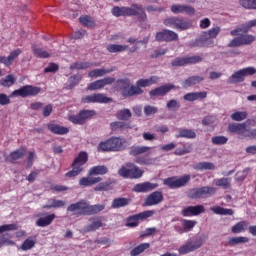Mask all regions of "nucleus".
<instances>
[{"mask_svg": "<svg viewBox=\"0 0 256 256\" xmlns=\"http://www.w3.org/2000/svg\"><path fill=\"white\" fill-rule=\"evenodd\" d=\"M112 15L114 17H137L138 21H147L145 8L139 4H131V7L115 6L112 8Z\"/></svg>", "mask_w": 256, "mask_h": 256, "instance_id": "obj_1", "label": "nucleus"}, {"mask_svg": "<svg viewBox=\"0 0 256 256\" xmlns=\"http://www.w3.org/2000/svg\"><path fill=\"white\" fill-rule=\"evenodd\" d=\"M125 139L119 137H112L104 142L98 144V151L102 153L125 151L127 148Z\"/></svg>", "mask_w": 256, "mask_h": 256, "instance_id": "obj_2", "label": "nucleus"}, {"mask_svg": "<svg viewBox=\"0 0 256 256\" xmlns=\"http://www.w3.org/2000/svg\"><path fill=\"white\" fill-rule=\"evenodd\" d=\"M116 89L120 90L122 97H133L135 95H143V89L131 85L129 78H122L116 81Z\"/></svg>", "mask_w": 256, "mask_h": 256, "instance_id": "obj_3", "label": "nucleus"}, {"mask_svg": "<svg viewBox=\"0 0 256 256\" xmlns=\"http://www.w3.org/2000/svg\"><path fill=\"white\" fill-rule=\"evenodd\" d=\"M145 171L135 163L128 162L118 170V175L124 179H141Z\"/></svg>", "mask_w": 256, "mask_h": 256, "instance_id": "obj_4", "label": "nucleus"}, {"mask_svg": "<svg viewBox=\"0 0 256 256\" xmlns=\"http://www.w3.org/2000/svg\"><path fill=\"white\" fill-rule=\"evenodd\" d=\"M217 193V188L213 186H202L199 188H192L187 192L188 199H208Z\"/></svg>", "mask_w": 256, "mask_h": 256, "instance_id": "obj_5", "label": "nucleus"}, {"mask_svg": "<svg viewBox=\"0 0 256 256\" xmlns=\"http://www.w3.org/2000/svg\"><path fill=\"white\" fill-rule=\"evenodd\" d=\"M163 24L166 27H171V29H177V31H186V29H191L193 25L191 21L177 16H170L164 19Z\"/></svg>", "mask_w": 256, "mask_h": 256, "instance_id": "obj_6", "label": "nucleus"}, {"mask_svg": "<svg viewBox=\"0 0 256 256\" xmlns=\"http://www.w3.org/2000/svg\"><path fill=\"white\" fill-rule=\"evenodd\" d=\"M89 161V155L85 151H81L72 163V170L66 173V177H77L83 172V165Z\"/></svg>", "mask_w": 256, "mask_h": 256, "instance_id": "obj_7", "label": "nucleus"}, {"mask_svg": "<svg viewBox=\"0 0 256 256\" xmlns=\"http://www.w3.org/2000/svg\"><path fill=\"white\" fill-rule=\"evenodd\" d=\"M201 247H203V238L193 236L189 238L184 245L179 247L178 253L180 255H187V253H193V251H197V249H201Z\"/></svg>", "mask_w": 256, "mask_h": 256, "instance_id": "obj_8", "label": "nucleus"}, {"mask_svg": "<svg viewBox=\"0 0 256 256\" xmlns=\"http://www.w3.org/2000/svg\"><path fill=\"white\" fill-rule=\"evenodd\" d=\"M191 181V175L185 174L181 177H168L163 180V185H166V187H169V189H181V187H185L187 183Z\"/></svg>", "mask_w": 256, "mask_h": 256, "instance_id": "obj_9", "label": "nucleus"}, {"mask_svg": "<svg viewBox=\"0 0 256 256\" xmlns=\"http://www.w3.org/2000/svg\"><path fill=\"white\" fill-rule=\"evenodd\" d=\"M154 215H155V211L146 210L138 214L128 216L126 218V227H131V228L139 227L140 221H145V219H149V217H153Z\"/></svg>", "mask_w": 256, "mask_h": 256, "instance_id": "obj_10", "label": "nucleus"}, {"mask_svg": "<svg viewBox=\"0 0 256 256\" xmlns=\"http://www.w3.org/2000/svg\"><path fill=\"white\" fill-rule=\"evenodd\" d=\"M39 93H41V89L39 87L33 85H25L17 90H14L11 93V97H22L25 99L27 97H36V95H39Z\"/></svg>", "mask_w": 256, "mask_h": 256, "instance_id": "obj_11", "label": "nucleus"}, {"mask_svg": "<svg viewBox=\"0 0 256 256\" xmlns=\"http://www.w3.org/2000/svg\"><path fill=\"white\" fill-rule=\"evenodd\" d=\"M97 113L95 110H80L77 115L72 114L68 116V120L74 125H84L87 119H92Z\"/></svg>", "mask_w": 256, "mask_h": 256, "instance_id": "obj_12", "label": "nucleus"}, {"mask_svg": "<svg viewBox=\"0 0 256 256\" xmlns=\"http://www.w3.org/2000/svg\"><path fill=\"white\" fill-rule=\"evenodd\" d=\"M253 42H255V36L251 34H241L240 36L232 39L228 43L227 47H243V45H251Z\"/></svg>", "mask_w": 256, "mask_h": 256, "instance_id": "obj_13", "label": "nucleus"}, {"mask_svg": "<svg viewBox=\"0 0 256 256\" xmlns=\"http://www.w3.org/2000/svg\"><path fill=\"white\" fill-rule=\"evenodd\" d=\"M155 39L160 43H171L173 41H179V35L173 30L164 29L156 33Z\"/></svg>", "mask_w": 256, "mask_h": 256, "instance_id": "obj_14", "label": "nucleus"}, {"mask_svg": "<svg viewBox=\"0 0 256 256\" xmlns=\"http://www.w3.org/2000/svg\"><path fill=\"white\" fill-rule=\"evenodd\" d=\"M19 229V226L17 224H4L0 226V234L5 233L7 231H17ZM9 234H4L0 238V247H3L5 245H14V242L9 240Z\"/></svg>", "mask_w": 256, "mask_h": 256, "instance_id": "obj_15", "label": "nucleus"}, {"mask_svg": "<svg viewBox=\"0 0 256 256\" xmlns=\"http://www.w3.org/2000/svg\"><path fill=\"white\" fill-rule=\"evenodd\" d=\"M113 101V98H109L105 96V94L97 93V94H91L82 97L81 103L89 104V103H111Z\"/></svg>", "mask_w": 256, "mask_h": 256, "instance_id": "obj_16", "label": "nucleus"}, {"mask_svg": "<svg viewBox=\"0 0 256 256\" xmlns=\"http://www.w3.org/2000/svg\"><path fill=\"white\" fill-rule=\"evenodd\" d=\"M189 47H209L213 45V40L207 34V31L202 32L198 38L189 42Z\"/></svg>", "mask_w": 256, "mask_h": 256, "instance_id": "obj_17", "label": "nucleus"}, {"mask_svg": "<svg viewBox=\"0 0 256 256\" xmlns=\"http://www.w3.org/2000/svg\"><path fill=\"white\" fill-rule=\"evenodd\" d=\"M87 209V201L80 200L79 202L70 204L67 207V212L76 215L77 217H81V215H86Z\"/></svg>", "mask_w": 256, "mask_h": 256, "instance_id": "obj_18", "label": "nucleus"}, {"mask_svg": "<svg viewBox=\"0 0 256 256\" xmlns=\"http://www.w3.org/2000/svg\"><path fill=\"white\" fill-rule=\"evenodd\" d=\"M173 89H175V85L168 83L159 87H156L154 89H152L149 92L150 97H165V95H167V93H170L171 91H173Z\"/></svg>", "mask_w": 256, "mask_h": 256, "instance_id": "obj_19", "label": "nucleus"}, {"mask_svg": "<svg viewBox=\"0 0 256 256\" xmlns=\"http://www.w3.org/2000/svg\"><path fill=\"white\" fill-rule=\"evenodd\" d=\"M163 201V193L160 191H154L144 199V207H153V205H159Z\"/></svg>", "mask_w": 256, "mask_h": 256, "instance_id": "obj_20", "label": "nucleus"}, {"mask_svg": "<svg viewBox=\"0 0 256 256\" xmlns=\"http://www.w3.org/2000/svg\"><path fill=\"white\" fill-rule=\"evenodd\" d=\"M201 213H205L204 205L187 206L181 212L183 217H197Z\"/></svg>", "mask_w": 256, "mask_h": 256, "instance_id": "obj_21", "label": "nucleus"}, {"mask_svg": "<svg viewBox=\"0 0 256 256\" xmlns=\"http://www.w3.org/2000/svg\"><path fill=\"white\" fill-rule=\"evenodd\" d=\"M170 11L174 13V15H179L180 13H186V15H195V8L189 5L173 4L170 7Z\"/></svg>", "mask_w": 256, "mask_h": 256, "instance_id": "obj_22", "label": "nucleus"}, {"mask_svg": "<svg viewBox=\"0 0 256 256\" xmlns=\"http://www.w3.org/2000/svg\"><path fill=\"white\" fill-rule=\"evenodd\" d=\"M21 53H22L21 49L17 48L11 51L7 57L0 56V63L2 65H5V67H11V65L15 63V60L17 59V57H19V55H21Z\"/></svg>", "mask_w": 256, "mask_h": 256, "instance_id": "obj_23", "label": "nucleus"}, {"mask_svg": "<svg viewBox=\"0 0 256 256\" xmlns=\"http://www.w3.org/2000/svg\"><path fill=\"white\" fill-rule=\"evenodd\" d=\"M157 187H159L157 183L144 182L134 185L132 191L135 193H149V191H153V189H157Z\"/></svg>", "mask_w": 256, "mask_h": 256, "instance_id": "obj_24", "label": "nucleus"}, {"mask_svg": "<svg viewBox=\"0 0 256 256\" xmlns=\"http://www.w3.org/2000/svg\"><path fill=\"white\" fill-rule=\"evenodd\" d=\"M228 131L230 133H236V135H240L241 137H245L247 135V123L237 124L231 123L228 125Z\"/></svg>", "mask_w": 256, "mask_h": 256, "instance_id": "obj_25", "label": "nucleus"}, {"mask_svg": "<svg viewBox=\"0 0 256 256\" xmlns=\"http://www.w3.org/2000/svg\"><path fill=\"white\" fill-rule=\"evenodd\" d=\"M47 129L54 135H67L69 133V128L55 123L47 124Z\"/></svg>", "mask_w": 256, "mask_h": 256, "instance_id": "obj_26", "label": "nucleus"}, {"mask_svg": "<svg viewBox=\"0 0 256 256\" xmlns=\"http://www.w3.org/2000/svg\"><path fill=\"white\" fill-rule=\"evenodd\" d=\"M159 77L158 76H151L150 78L146 79H139L136 82V87L138 89H141V87H151V85H157L159 83Z\"/></svg>", "mask_w": 256, "mask_h": 256, "instance_id": "obj_27", "label": "nucleus"}, {"mask_svg": "<svg viewBox=\"0 0 256 256\" xmlns=\"http://www.w3.org/2000/svg\"><path fill=\"white\" fill-rule=\"evenodd\" d=\"M175 137L176 139H195V137H197V133L192 129L180 128L178 129V133Z\"/></svg>", "mask_w": 256, "mask_h": 256, "instance_id": "obj_28", "label": "nucleus"}, {"mask_svg": "<svg viewBox=\"0 0 256 256\" xmlns=\"http://www.w3.org/2000/svg\"><path fill=\"white\" fill-rule=\"evenodd\" d=\"M109 168L105 165L93 166L88 171V177H95V175H107Z\"/></svg>", "mask_w": 256, "mask_h": 256, "instance_id": "obj_29", "label": "nucleus"}, {"mask_svg": "<svg viewBox=\"0 0 256 256\" xmlns=\"http://www.w3.org/2000/svg\"><path fill=\"white\" fill-rule=\"evenodd\" d=\"M101 181H103V178L101 177H82L79 180V185L81 187H91L97 185V183H101Z\"/></svg>", "mask_w": 256, "mask_h": 256, "instance_id": "obj_30", "label": "nucleus"}, {"mask_svg": "<svg viewBox=\"0 0 256 256\" xmlns=\"http://www.w3.org/2000/svg\"><path fill=\"white\" fill-rule=\"evenodd\" d=\"M27 155V147L26 146H21L20 148L12 151L10 153V159L11 163H15V161H19V159H23Z\"/></svg>", "mask_w": 256, "mask_h": 256, "instance_id": "obj_31", "label": "nucleus"}, {"mask_svg": "<svg viewBox=\"0 0 256 256\" xmlns=\"http://www.w3.org/2000/svg\"><path fill=\"white\" fill-rule=\"evenodd\" d=\"M56 217L57 216L54 213L47 214L45 217H40L36 221V226L37 227H49V225H51V223H53V221H55Z\"/></svg>", "mask_w": 256, "mask_h": 256, "instance_id": "obj_32", "label": "nucleus"}, {"mask_svg": "<svg viewBox=\"0 0 256 256\" xmlns=\"http://www.w3.org/2000/svg\"><path fill=\"white\" fill-rule=\"evenodd\" d=\"M89 221H90V224L84 228L86 233L97 231V229H100V227H103V221L99 218H90Z\"/></svg>", "mask_w": 256, "mask_h": 256, "instance_id": "obj_33", "label": "nucleus"}, {"mask_svg": "<svg viewBox=\"0 0 256 256\" xmlns=\"http://www.w3.org/2000/svg\"><path fill=\"white\" fill-rule=\"evenodd\" d=\"M97 63L93 62H74L70 65L72 71H81L83 69H91V67H97Z\"/></svg>", "mask_w": 256, "mask_h": 256, "instance_id": "obj_34", "label": "nucleus"}, {"mask_svg": "<svg viewBox=\"0 0 256 256\" xmlns=\"http://www.w3.org/2000/svg\"><path fill=\"white\" fill-rule=\"evenodd\" d=\"M151 147L149 146H131L129 149V155L133 157H138V155H143L144 153H149Z\"/></svg>", "mask_w": 256, "mask_h": 256, "instance_id": "obj_35", "label": "nucleus"}, {"mask_svg": "<svg viewBox=\"0 0 256 256\" xmlns=\"http://www.w3.org/2000/svg\"><path fill=\"white\" fill-rule=\"evenodd\" d=\"M131 203L130 198L118 197L112 201V209H121V207H127Z\"/></svg>", "mask_w": 256, "mask_h": 256, "instance_id": "obj_36", "label": "nucleus"}, {"mask_svg": "<svg viewBox=\"0 0 256 256\" xmlns=\"http://www.w3.org/2000/svg\"><path fill=\"white\" fill-rule=\"evenodd\" d=\"M111 131H125L127 129H132L131 124L123 121H115L110 123Z\"/></svg>", "mask_w": 256, "mask_h": 256, "instance_id": "obj_37", "label": "nucleus"}, {"mask_svg": "<svg viewBox=\"0 0 256 256\" xmlns=\"http://www.w3.org/2000/svg\"><path fill=\"white\" fill-rule=\"evenodd\" d=\"M105 209V205L103 204H96V205H89L86 202V215H97V213H101Z\"/></svg>", "mask_w": 256, "mask_h": 256, "instance_id": "obj_38", "label": "nucleus"}, {"mask_svg": "<svg viewBox=\"0 0 256 256\" xmlns=\"http://www.w3.org/2000/svg\"><path fill=\"white\" fill-rule=\"evenodd\" d=\"M150 247H151V244L149 242L141 243L140 245L134 247L130 251V256L141 255V253H145V251H147V249H149Z\"/></svg>", "mask_w": 256, "mask_h": 256, "instance_id": "obj_39", "label": "nucleus"}, {"mask_svg": "<svg viewBox=\"0 0 256 256\" xmlns=\"http://www.w3.org/2000/svg\"><path fill=\"white\" fill-rule=\"evenodd\" d=\"M115 71L113 68L111 69H103V68H97L94 70H91L88 73V77L94 78V77H103L107 75L108 73H113Z\"/></svg>", "mask_w": 256, "mask_h": 256, "instance_id": "obj_40", "label": "nucleus"}, {"mask_svg": "<svg viewBox=\"0 0 256 256\" xmlns=\"http://www.w3.org/2000/svg\"><path fill=\"white\" fill-rule=\"evenodd\" d=\"M196 171H213L215 169V164L212 162H200L193 166Z\"/></svg>", "mask_w": 256, "mask_h": 256, "instance_id": "obj_41", "label": "nucleus"}, {"mask_svg": "<svg viewBox=\"0 0 256 256\" xmlns=\"http://www.w3.org/2000/svg\"><path fill=\"white\" fill-rule=\"evenodd\" d=\"M201 81H205L203 76H191L187 78L182 85L183 87H193V85H197L198 83H201Z\"/></svg>", "mask_w": 256, "mask_h": 256, "instance_id": "obj_42", "label": "nucleus"}, {"mask_svg": "<svg viewBox=\"0 0 256 256\" xmlns=\"http://www.w3.org/2000/svg\"><path fill=\"white\" fill-rule=\"evenodd\" d=\"M129 49V46L127 45H121V44H109L107 46V51L109 53H123Z\"/></svg>", "mask_w": 256, "mask_h": 256, "instance_id": "obj_43", "label": "nucleus"}, {"mask_svg": "<svg viewBox=\"0 0 256 256\" xmlns=\"http://www.w3.org/2000/svg\"><path fill=\"white\" fill-rule=\"evenodd\" d=\"M79 23L83 25L84 27H88L90 29H93L95 27V19L91 17L90 15H84L79 18Z\"/></svg>", "mask_w": 256, "mask_h": 256, "instance_id": "obj_44", "label": "nucleus"}, {"mask_svg": "<svg viewBox=\"0 0 256 256\" xmlns=\"http://www.w3.org/2000/svg\"><path fill=\"white\" fill-rule=\"evenodd\" d=\"M245 81V74H243V70H238L228 80V83H243Z\"/></svg>", "mask_w": 256, "mask_h": 256, "instance_id": "obj_45", "label": "nucleus"}, {"mask_svg": "<svg viewBox=\"0 0 256 256\" xmlns=\"http://www.w3.org/2000/svg\"><path fill=\"white\" fill-rule=\"evenodd\" d=\"M210 211H213L215 215H233L235 213L233 209L223 208L221 206H213L210 208Z\"/></svg>", "mask_w": 256, "mask_h": 256, "instance_id": "obj_46", "label": "nucleus"}, {"mask_svg": "<svg viewBox=\"0 0 256 256\" xmlns=\"http://www.w3.org/2000/svg\"><path fill=\"white\" fill-rule=\"evenodd\" d=\"M116 117L119 121H129L132 117L131 110L124 108L116 113Z\"/></svg>", "mask_w": 256, "mask_h": 256, "instance_id": "obj_47", "label": "nucleus"}, {"mask_svg": "<svg viewBox=\"0 0 256 256\" xmlns=\"http://www.w3.org/2000/svg\"><path fill=\"white\" fill-rule=\"evenodd\" d=\"M241 243H249V239L245 236L231 237L228 239V245L234 247V245H239Z\"/></svg>", "mask_w": 256, "mask_h": 256, "instance_id": "obj_48", "label": "nucleus"}, {"mask_svg": "<svg viewBox=\"0 0 256 256\" xmlns=\"http://www.w3.org/2000/svg\"><path fill=\"white\" fill-rule=\"evenodd\" d=\"M111 189H113V181L108 180V181L99 183L94 188V191H111Z\"/></svg>", "mask_w": 256, "mask_h": 256, "instance_id": "obj_49", "label": "nucleus"}, {"mask_svg": "<svg viewBox=\"0 0 256 256\" xmlns=\"http://www.w3.org/2000/svg\"><path fill=\"white\" fill-rule=\"evenodd\" d=\"M214 185L216 187H223L224 189H229L231 187V179L229 178H220L214 180Z\"/></svg>", "mask_w": 256, "mask_h": 256, "instance_id": "obj_50", "label": "nucleus"}, {"mask_svg": "<svg viewBox=\"0 0 256 256\" xmlns=\"http://www.w3.org/2000/svg\"><path fill=\"white\" fill-rule=\"evenodd\" d=\"M0 85H2V87H12V85H15V76H13V74L7 75L0 80Z\"/></svg>", "mask_w": 256, "mask_h": 256, "instance_id": "obj_51", "label": "nucleus"}, {"mask_svg": "<svg viewBox=\"0 0 256 256\" xmlns=\"http://www.w3.org/2000/svg\"><path fill=\"white\" fill-rule=\"evenodd\" d=\"M248 225L249 223H247V221H240L232 227L231 231L232 233H242V231L247 229Z\"/></svg>", "mask_w": 256, "mask_h": 256, "instance_id": "obj_52", "label": "nucleus"}, {"mask_svg": "<svg viewBox=\"0 0 256 256\" xmlns=\"http://www.w3.org/2000/svg\"><path fill=\"white\" fill-rule=\"evenodd\" d=\"M134 161L138 165H153L154 163L153 158H150L148 156H138L135 158Z\"/></svg>", "mask_w": 256, "mask_h": 256, "instance_id": "obj_53", "label": "nucleus"}, {"mask_svg": "<svg viewBox=\"0 0 256 256\" xmlns=\"http://www.w3.org/2000/svg\"><path fill=\"white\" fill-rule=\"evenodd\" d=\"M247 112L245 111H237L231 114L232 121H245L247 119Z\"/></svg>", "mask_w": 256, "mask_h": 256, "instance_id": "obj_54", "label": "nucleus"}, {"mask_svg": "<svg viewBox=\"0 0 256 256\" xmlns=\"http://www.w3.org/2000/svg\"><path fill=\"white\" fill-rule=\"evenodd\" d=\"M229 141L227 136H214L211 139L212 145H225Z\"/></svg>", "mask_w": 256, "mask_h": 256, "instance_id": "obj_55", "label": "nucleus"}, {"mask_svg": "<svg viewBox=\"0 0 256 256\" xmlns=\"http://www.w3.org/2000/svg\"><path fill=\"white\" fill-rule=\"evenodd\" d=\"M239 4L244 9H256V0H239Z\"/></svg>", "mask_w": 256, "mask_h": 256, "instance_id": "obj_56", "label": "nucleus"}, {"mask_svg": "<svg viewBox=\"0 0 256 256\" xmlns=\"http://www.w3.org/2000/svg\"><path fill=\"white\" fill-rule=\"evenodd\" d=\"M172 67H183L187 65V58L186 57H177L171 62Z\"/></svg>", "mask_w": 256, "mask_h": 256, "instance_id": "obj_57", "label": "nucleus"}, {"mask_svg": "<svg viewBox=\"0 0 256 256\" xmlns=\"http://www.w3.org/2000/svg\"><path fill=\"white\" fill-rule=\"evenodd\" d=\"M33 53L36 57H39L40 59L49 58V52L43 50L42 48H33Z\"/></svg>", "mask_w": 256, "mask_h": 256, "instance_id": "obj_58", "label": "nucleus"}, {"mask_svg": "<svg viewBox=\"0 0 256 256\" xmlns=\"http://www.w3.org/2000/svg\"><path fill=\"white\" fill-rule=\"evenodd\" d=\"M35 247V242L33 239L28 238L26 239L22 245H21V249L22 251H29V249H33Z\"/></svg>", "mask_w": 256, "mask_h": 256, "instance_id": "obj_59", "label": "nucleus"}, {"mask_svg": "<svg viewBox=\"0 0 256 256\" xmlns=\"http://www.w3.org/2000/svg\"><path fill=\"white\" fill-rule=\"evenodd\" d=\"M103 82L102 80H96L92 83H90L87 87L88 91H97V89H103Z\"/></svg>", "mask_w": 256, "mask_h": 256, "instance_id": "obj_60", "label": "nucleus"}, {"mask_svg": "<svg viewBox=\"0 0 256 256\" xmlns=\"http://www.w3.org/2000/svg\"><path fill=\"white\" fill-rule=\"evenodd\" d=\"M206 33L210 37V40L213 41V39H217V35L221 33V27L219 26L213 27L210 30H208Z\"/></svg>", "mask_w": 256, "mask_h": 256, "instance_id": "obj_61", "label": "nucleus"}, {"mask_svg": "<svg viewBox=\"0 0 256 256\" xmlns=\"http://www.w3.org/2000/svg\"><path fill=\"white\" fill-rule=\"evenodd\" d=\"M203 58L201 56H186V64L187 65H195V63H201Z\"/></svg>", "mask_w": 256, "mask_h": 256, "instance_id": "obj_62", "label": "nucleus"}, {"mask_svg": "<svg viewBox=\"0 0 256 256\" xmlns=\"http://www.w3.org/2000/svg\"><path fill=\"white\" fill-rule=\"evenodd\" d=\"M182 225H183L184 231H191V229H193V227L197 225V221L183 220Z\"/></svg>", "mask_w": 256, "mask_h": 256, "instance_id": "obj_63", "label": "nucleus"}, {"mask_svg": "<svg viewBox=\"0 0 256 256\" xmlns=\"http://www.w3.org/2000/svg\"><path fill=\"white\" fill-rule=\"evenodd\" d=\"M57 71H59V66L53 62L44 69V73H57Z\"/></svg>", "mask_w": 256, "mask_h": 256, "instance_id": "obj_64", "label": "nucleus"}]
</instances>
